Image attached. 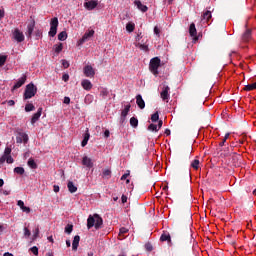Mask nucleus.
Listing matches in <instances>:
<instances>
[{
  "instance_id": "37",
  "label": "nucleus",
  "mask_w": 256,
  "mask_h": 256,
  "mask_svg": "<svg viewBox=\"0 0 256 256\" xmlns=\"http://www.w3.org/2000/svg\"><path fill=\"white\" fill-rule=\"evenodd\" d=\"M126 29H127V31H128L129 33H132L133 30L135 29V25H134L133 23H128V24L126 25Z\"/></svg>"
},
{
  "instance_id": "60",
  "label": "nucleus",
  "mask_w": 256,
  "mask_h": 256,
  "mask_svg": "<svg viewBox=\"0 0 256 256\" xmlns=\"http://www.w3.org/2000/svg\"><path fill=\"white\" fill-rule=\"evenodd\" d=\"M163 126V121L159 120L157 128L160 130Z\"/></svg>"
},
{
  "instance_id": "8",
  "label": "nucleus",
  "mask_w": 256,
  "mask_h": 256,
  "mask_svg": "<svg viewBox=\"0 0 256 256\" xmlns=\"http://www.w3.org/2000/svg\"><path fill=\"white\" fill-rule=\"evenodd\" d=\"M29 140V137L26 133L22 131L17 132L16 142L21 144L22 142L27 143Z\"/></svg>"
},
{
  "instance_id": "44",
  "label": "nucleus",
  "mask_w": 256,
  "mask_h": 256,
  "mask_svg": "<svg viewBox=\"0 0 256 256\" xmlns=\"http://www.w3.org/2000/svg\"><path fill=\"white\" fill-rule=\"evenodd\" d=\"M129 230L125 227L120 228L119 230V236L121 237L122 235L126 234Z\"/></svg>"
},
{
  "instance_id": "4",
  "label": "nucleus",
  "mask_w": 256,
  "mask_h": 256,
  "mask_svg": "<svg viewBox=\"0 0 256 256\" xmlns=\"http://www.w3.org/2000/svg\"><path fill=\"white\" fill-rule=\"evenodd\" d=\"M59 26V20L57 17L52 18L50 21V31H49V36L54 37L57 35V28Z\"/></svg>"
},
{
  "instance_id": "21",
  "label": "nucleus",
  "mask_w": 256,
  "mask_h": 256,
  "mask_svg": "<svg viewBox=\"0 0 256 256\" xmlns=\"http://www.w3.org/2000/svg\"><path fill=\"white\" fill-rule=\"evenodd\" d=\"M67 188L71 194L76 193L78 190V187L74 184L73 181H68Z\"/></svg>"
},
{
  "instance_id": "50",
  "label": "nucleus",
  "mask_w": 256,
  "mask_h": 256,
  "mask_svg": "<svg viewBox=\"0 0 256 256\" xmlns=\"http://www.w3.org/2000/svg\"><path fill=\"white\" fill-rule=\"evenodd\" d=\"M145 248H146V250L149 251V252H151V251L153 250V246H152L151 243H147V244L145 245Z\"/></svg>"
},
{
  "instance_id": "13",
  "label": "nucleus",
  "mask_w": 256,
  "mask_h": 256,
  "mask_svg": "<svg viewBox=\"0 0 256 256\" xmlns=\"http://www.w3.org/2000/svg\"><path fill=\"white\" fill-rule=\"evenodd\" d=\"M82 165L88 169H91L94 167V163H93L92 159L89 158L88 156H84L82 158Z\"/></svg>"
},
{
  "instance_id": "39",
  "label": "nucleus",
  "mask_w": 256,
  "mask_h": 256,
  "mask_svg": "<svg viewBox=\"0 0 256 256\" xmlns=\"http://www.w3.org/2000/svg\"><path fill=\"white\" fill-rule=\"evenodd\" d=\"M6 62H7V56L5 55L0 56V67L5 66Z\"/></svg>"
},
{
  "instance_id": "42",
  "label": "nucleus",
  "mask_w": 256,
  "mask_h": 256,
  "mask_svg": "<svg viewBox=\"0 0 256 256\" xmlns=\"http://www.w3.org/2000/svg\"><path fill=\"white\" fill-rule=\"evenodd\" d=\"M148 130L153 131V132H158L159 131L158 126L155 125V124H150L149 127H148Z\"/></svg>"
},
{
  "instance_id": "30",
  "label": "nucleus",
  "mask_w": 256,
  "mask_h": 256,
  "mask_svg": "<svg viewBox=\"0 0 256 256\" xmlns=\"http://www.w3.org/2000/svg\"><path fill=\"white\" fill-rule=\"evenodd\" d=\"M243 41L247 42L251 39V30L248 29L242 36Z\"/></svg>"
},
{
  "instance_id": "11",
  "label": "nucleus",
  "mask_w": 256,
  "mask_h": 256,
  "mask_svg": "<svg viewBox=\"0 0 256 256\" xmlns=\"http://www.w3.org/2000/svg\"><path fill=\"white\" fill-rule=\"evenodd\" d=\"M170 88L168 85H164V88H162V92H160V98L162 100L166 101L169 99L170 94H169Z\"/></svg>"
},
{
  "instance_id": "45",
  "label": "nucleus",
  "mask_w": 256,
  "mask_h": 256,
  "mask_svg": "<svg viewBox=\"0 0 256 256\" xmlns=\"http://www.w3.org/2000/svg\"><path fill=\"white\" fill-rule=\"evenodd\" d=\"M33 232H34L33 239L35 240L39 237V233H40L39 227H37Z\"/></svg>"
},
{
  "instance_id": "38",
  "label": "nucleus",
  "mask_w": 256,
  "mask_h": 256,
  "mask_svg": "<svg viewBox=\"0 0 256 256\" xmlns=\"http://www.w3.org/2000/svg\"><path fill=\"white\" fill-rule=\"evenodd\" d=\"M138 47L140 50H142L144 52H149V47L146 44H138Z\"/></svg>"
},
{
  "instance_id": "51",
  "label": "nucleus",
  "mask_w": 256,
  "mask_h": 256,
  "mask_svg": "<svg viewBox=\"0 0 256 256\" xmlns=\"http://www.w3.org/2000/svg\"><path fill=\"white\" fill-rule=\"evenodd\" d=\"M70 102H71V99L69 98V96H64L63 103L64 104H70Z\"/></svg>"
},
{
  "instance_id": "9",
  "label": "nucleus",
  "mask_w": 256,
  "mask_h": 256,
  "mask_svg": "<svg viewBox=\"0 0 256 256\" xmlns=\"http://www.w3.org/2000/svg\"><path fill=\"white\" fill-rule=\"evenodd\" d=\"M212 11L210 10H206L205 12H203L202 14V18H201V21L203 23H207L208 25L211 24V19H212Z\"/></svg>"
},
{
  "instance_id": "7",
  "label": "nucleus",
  "mask_w": 256,
  "mask_h": 256,
  "mask_svg": "<svg viewBox=\"0 0 256 256\" xmlns=\"http://www.w3.org/2000/svg\"><path fill=\"white\" fill-rule=\"evenodd\" d=\"M13 39H15V41H17V43H22L25 39L24 34L18 29L16 28L13 33Z\"/></svg>"
},
{
  "instance_id": "23",
  "label": "nucleus",
  "mask_w": 256,
  "mask_h": 256,
  "mask_svg": "<svg viewBox=\"0 0 256 256\" xmlns=\"http://www.w3.org/2000/svg\"><path fill=\"white\" fill-rule=\"evenodd\" d=\"M134 4L137 6L139 10H141L143 13L148 11V7L146 5H143L139 0H136Z\"/></svg>"
},
{
  "instance_id": "48",
  "label": "nucleus",
  "mask_w": 256,
  "mask_h": 256,
  "mask_svg": "<svg viewBox=\"0 0 256 256\" xmlns=\"http://www.w3.org/2000/svg\"><path fill=\"white\" fill-rule=\"evenodd\" d=\"M130 176V171L128 170L127 173L123 174L121 177V181L126 180Z\"/></svg>"
},
{
  "instance_id": "34",
  "label": "nucleus",
  "mask_w": 256,
  "mask_h": 256,
  "mask_svg": "<svg viewBox=\"0 0 256 256\" xmlns=\"http://www.w3.org/2000/svg\"><path fill=\"white\" fill-rule=\"evenodd\" d=\"M102 174H103V178H105V179H110L111 178V171H110V169H104Z\"/></svg>"
},
{
  "instance_id": "59",
  "label": "nucleus",
  "mask_w": 256,
  "mask_h": 256,
  "mask_svg": "<svg viewBox=\"0 0 256 256\" xmlns=\"http://www.w3.org/2000/svg\"><path fill=\"white\" fill-rule=\"evenodd\" d=\"M111 135V132L109 130H105L104 137L108 138Z\"/></svg>"
},
{
  "instance_id": "14",
  "label": "nucleus",
  "mask_w": 256,
  "mask_h": 256,
  "mask_svg": "<svg viewBox=\"0 0 256 256\" xmlns=\"http://www.w3.org/2000/svg\"><path fill=\"white\" fill-rule=\"evenodd\" d=\"M81 86L85 91H90L93 88V84L89 79H83L81 81Z\"/></svg>"
},
{
  "instance_id": "49",
  "label": "nucleus",
  "mask_w": 256,
  "mask_h": 256,
  "mask_svg": "<svg viewBox=\"0 0 256 256\" xmlns=\"http://www.w3.org/2000/svg\"><path fill=\"white\" fill-rule=\"evenodd\" d=\"M69 78H70V76H69V74H67V73H65V74L62 75V80H63L64 82H68V81H69Z\"/></svg>"
},
{
  "instance_id": "61",
  "label": "nucleus",
  "mask_w": 256,
  "mask_h": 256,
  "mask_svg": "<svg viewBox=\"0 0 256 256\" xmlns=\"http://www.w3.org/2000/svg\"><path fill=\"white\" fill-rule=\"evenodd\" d=\"M5 17V10H0V19H3Z\"/></svg>"
},
{
  "instance_id": "52",
  "label": "nucleus",
  "mask_w": 256,
  "mask_h": 256,
  "mask_svg": "<svg viewBox=\"0 0 256 256\" xmlns=\"http://www.w3.org/2000/svg\"><path fill=\"white\" fill-rule=\"evenodd\" d=\"M24 235L26 236V237H29L30 235H31V232H30V230L28 229V228H24Z\"/></svg>"
},
{
  "instance_id": "10",
  "label": "nucleus",
  "mask_w": 256,
  "mask_h": 256,
  "mask_svg": "<svg viewBox=\"0 0 256 256\" xmlns=\"http://www.w3.org/2000/svg\"><path fill=\"white\" fill-rule=\"evenodd\" d=\"M99 5L98 1L91 0L84 3V8L88 11L94 10Z\"/></svg>"
},
{
  "instance_id": "25",
  "label": "nucleus",
  "mask_w": 256,
  "mask_h": 256,
  "mask_svg": "<svg viewBox=\"0 0 256 256\" xmlns=\"http://www.w3.org/2000/svg\"><path fill=\"white\" fill-rule=\"evenodd\" d=\"M243 90L247 92L256 90V81L254 83L245 85Z\"/></svg>"
},
{
  "instance_id": "6",
  "label": "nucleus",
  "mask_w": 256,
  "mask_h": 256,
  "mask_svg": "<svg viewBox=\"0 0 256 256\" xmlns=\"http://www.w3.org/2000/svg\"><path fill=\"white\" fill-rule=\"evenodd\" d=\"M83 73H84L85 77H87V78H94L96 75V71L91 65H86L83 68Z\"/></svg>"
},
{
  "instance_id": "40",
  "label": "nucleus",
  "mask_w": 256,
  "mask_h": 256,
  "mask_svg": "<svg viewBox=\"0 0 256 256\" xmlns=\"http://www.w3.org/2000/svg\"><path fill=\"white\" fill-rule=\"evenodd\" d=\"M61 65L64 69H68L70 67V63L69 61L65 60V59H62L61 60Z\"/></svg>"
},
{
  "instance_id": "41",
  "label": "nucleus",
  "mask_w": 256,
  "mask_h": 256,
  "mask_svg": "<svg viewBox=\"0 0 256 256\" xmlns=\"http://www.w3.org/2000/svg\"><path fill=\"white\" fill-rule=\"evenodd\" d=\"M34 110H35V107H34L33 104H27V105L25 106V111H26V112H31V111H34Z\"/></svg>"
},
{
  "instance_id": "12",
  "label": "nucleus",
  "mask_w": 256,
  "mask_h": 256,
  "mask_svg": "<svg viewBox=\"0 0 256 256\" xmlns=\"http://www.w3.org/2000/svg\"><path fill=\"white\" fill-rule=\"evenodd\" d=\"M26 79H27L26 75H23L22 77H20L19 80L13 85L12 91L22 87L25 84Z\"/></svg>"
},
{
  "instance_id": "63",
  "label": "nucleus",
  "mask_w": 256,
  "mask_h": 256,
  "mask_svg": "<svg viewBox=\"0 0 256 256\" xmlns=\"http://www.w3.org/2000/svg\"><path fill=\"white\" fill-rule=\"evenodd\" d=\"M164 133L169 136V135L171 134V130H170V129H166V130L164 131Z\"/></svg>"
},
{
  "instance_id": "19",
  "label": "nucleus",
  "mask_w": 256,
  "mask_h": 256,
  "mask_svg": "<svg viewBox=\"0 0 256 256\" xmlns=\"http://www.w3.org/2000/svg\"><path fill=\"white\" fill-rule=\"evenodd\" d=\"M136 103L138 105V107L143 110L145 108V102L141 96V94H137L136 95Z\"/></svg>"
},
{
  "instance_id": "62",
  "label": "nucleus",
  "mask_w": 256,
  "mask_h": 256,
  "mask_svg": "<svg viewBox=\"0 0 256 256\" xmlns=\"http://www.w3.org/2000/svg\"><path fill=\"white\" fill-rule=\"evenodd\" d=\"M7 104H8L9 106H14V105H15V102H14L13 100H10V101L7 102Z\"/></svg>"
},
{
  "instance_id": "47",
  "label": "nucleus",
  "mask_w": 256,
  "mask_h": 256,
  "mask_svg": "<svg viewBox=\"0 0 256 256\" xmlns=\"http://www.w3.org/2000/svg\"><path fill=\"white\" fill-rule=\"evenodd\" d=\"M21 210H22L23 212L27 213V214H29V213L31 212V208H29L28 206H23V207L21 208Z\"/></svg>"
},
{
  "instance_id": "53",
  "label": "nucleus",
  "mask_w": 256,
  "mask_h": 256,
  "mask_svg": "<svg viewBox=\"0 0 256 256\" xmlns=\"http://www.w3.org/2000/svg\"><path fill=\"white\" fill-rule=\"evenodd\" d=\"M31 251L33 255H38V248L36 246L32 247Z\"/></svg>"
},
{
  "instance_id": "57",
  "label": "nucleus",
  "mask_w": 256,
  "mask_h": 256,
  "mask_svg": "<svg viewBox=\"0 0 256 256\" xmlns=\"http://www.w3.org/2000/svg\"><path fill=\"white\" fill-rule=\"evenodd\" d=\"M154 33H155V35H158V37H159L160 29L157 26L154 28Z\"/></svg>"
},
{
  "instance_id": "35",
  "label": "nucleus",
  "mask_w": 256,
  "mask_h": 256,
  "mask_svg": "<svg viewBox=\"0 0 256 256\" xmlns=\"http://www.w3.org/2000/svg\"><path fill=\"white\" fill-rule=\"evenodd\" d=\"M14 173L18 175H23L25 173V170L23 167H15L14 168Z\"/></svg>"
},
{
  "instance_id": "36",
  "label": "nucleus",
  "mask_w": 256,
  "mask_h": 256,
  "mask_svg": "<svg viewBox=\"0 0 256 256\" xmlns=\"http://www.w3.org/2000/svg\"><path fill=\"white\" fill-rule=\"evenodd\" d=\"M130 125H131L132 127L136 128V127L138 126V119L135 118V117H132V118L130 119Z\"/></svg>"
},
{
  "instance_id": "18",
  "label": "nucleus",
  "mask_w": 256,
  "mask_h": 256,
  "mask_svg": "<svg viewBox=\"0 0 256 256\" xmlns=\"http://www.w3.org/2000/svg\"><path fill=\"white\" fill-rule=\"evenodd\" d=\"M34 28H35V20L33 19L27 26V32H26V35L27 37H31L32 36V33L34 31Z\"/></svg>"
},
{
  "instance_id": "46",
  "label": "nucleus",
  "mask_w": 256,
  "mask_h": 256,
  "mask_svg": "<svg viewBox=\"0 0 256 256\" xmlns=\"http://www.w3.org/2000/svg\"><path fill=\"white\" fill-rule=\"evenodd\" d=\"M5 161L7 162V164H13L14 159L11 156H6Z\"/></svg>"
},
{
  "instance_id": "1",
  "label": "nucleus",
  "mask_w": 256,
  "mask_h": 256,
  "mask_svg": "<svg viewBox=\"0 0 256 256\" xmlns=\"http://www.w3.org/2000/svg\"><path fill=\"white\" fill-rule=\"evenodd\" d=\"M104 224L103 218L99 214L89 215L87 219V228L95 227L96 230L102 229Z\"/></svg>"
},
{
  "instance_id": "33",
  "label": "nucleus",
  "mask_w": 256,
  "mask_h": 256,
  "mask_svg": "<svg viewBox=\"0 0 256 256\" xmlns=\"http://www.w3.org/2000/svg\"><path fill=\"white\" fill-rule=\"evenodd\" d=\"M100 96L103 98V99H106L107 96H109V90H107V88H102L100 90Z\"/></svg>"
},
{
  "instance_id": "32",
  "label": "nucleus",
  "mask_w": 256,
  "mask_h": 256,
  "mask_svg": "<svg viewBox=\"0 0 256 256\" xmlns=\"http://www.w3.org/2000/svg\"><path fill=\"white\" fill-rule=\"evenodd\" d=\"M74 226L72 224H67L64 228V232L70 235L73 232Z\"/></svg>"
},
{
  "instance_id": "31",
  "label": "nucleus",
  "mask_w": 256,
  "mask_h": 256,
  "mask_svg": "<svg viewBox=\"0 0 256 256\" xmlns=\"http://www.w3.org/2000/svg\"><path fill=\"white\" fill-rule=\"evenodd\" d=\"M68 37V34L66 31H62L60 32V34H58V41H66Z\"/></svg>"
},
{
  "instance_id": "55",
  "label": "nucleus",
  "mask_w": 256,
  "mask_h": 256,
  "mask_svg": "<svg viewBox=\"0 0 256 256\" xmlns=\"http://www.w3.org/2000/svg\"><path fill=\"white\" fill-rule=\"evenodd\" d=\"M127 199H128V197L126 195L123 194L121 196V201H122L123 204L127 202Z\"/></svg>"
},
{
  "instance_id": "58",
  "label": "nucleus",
  "mask_w": 256,
  "mask_h": 256,
  "mask_svg": "<svg viewBox=\"0 0 256 256\" xmlns=\"http://www.w3.org/2000/svg\"><path fill=\"white\" fill-rule=\"evenodd\" d=\"M60 191L59 185H54V193H58Z\"/></svg>"
},
{
  "instance_id": "29",
  "label": "nucleus",
  "mask_w": 256,
  "mask_h": 256,
  "mask_svg": "<svg viewBox=\"0 0 256 256\" xmlns=\"http://www.w3.org/2000/svg\"><path fill=\"white\" fill-rule=\"evenodd\" d=\"M63 51V43H58L54 45V52L60 54Z\"/></svg>"
},
{
  "instance_id": "22",
  "label": "nucleus",
  "mask_w": 256,
  "mask_h": 256,
  "mask_svg": "<svg viewBox=\"0 0 256 256\" xmlns=\"http://www.w3.org/2000/svg\"><path fill=\"white\" fill-rule=\"evenodd\" d=\"M42 111H43V109L39 108L38 112L33 115L32 119H31V124L32 125H34L39 120V118L42 115Z\"/></svg>"
},
{
  "instance_id": "2",
  "label": "nucleus",
  "mask_w": 256,
  "mask_h": 256,
  "mask_svg": "<svg viewBox=\"0 0 256 256\" xmlns=\"http://www.w3.org/2000/svg\"><path fill=\"white\" fill-rule=\"evenodd\" d=\"M161 66V59L159 57H154L150 61L149 70L152 72L154 76H158L159 71L158 69Z\"/></svg>"
},
{
  "instance_id": "43",
  "label": "nucleus",
  "mask_w": 256,
  "mask_h": 256,
  "mask_svg": "<svg viewBox=\"0 0 256 256\" xmlns=\"http://www.w3.org/2000/svg\"><path fill=\"white\" fill-rule=\"evenodd\" d=\"M151 120H152V122H157V121H159V112H156L155 114H153V115L151 116Z\"/></svg>"
},
{
  "instance_id": "54",
  "label": "nucleus",
  "mask_w": 256,
  "mask_h": 256,
  "mask_svg": "<svg viewBox=\"0 0 256 256\" xmlns=\"http://www.w3.org/2000/svg\"><path fill=\"white\" fill-rule=\"evenodd\" d=\"M35 35H36L37 39H39L40 37H42V31L37 30V31L35 32Z\"/></svg>"
},
{
  "instance_id": "24",
  "label": "nucleus",
  "mask_w": 256,
  "mask_h": 256,
  "mask_svg": "<svg viewBox=\"0 0 256 256\" xmlns=\"http://www.w3.org/2000/svg\"><path fill=\"white\" fill-rule=\"evenodd\" d=\"M90 139V133L89 131H87L85 134H84V138L81 142V147H86V145H88V141Z\"/></svg>"
},
{
  "instance_id": "27",
  "label": "nucleus",
  "mask_w": 256,
  "mask_h": 256,
  "mask_svg": "<svg viewBox=\"0 0 256 256\" xmlns=\"http://www.w3.org/2000/svg\"><path fill=\"white\" fill-rule=\"evenodd\" d=\"M131 105L125 106V109L121 112V118L125 119L130 111Z\"/></svg>"
},
{
  "instance_id": "20",
  "label": "nucleus",
  "mask_w": 256,
  "mask_h": 256,
  "mask_svg": "<svg viewBox=\"0 0 256 256\" xmlns=\"http://www.w3.org/2000/svg\"><path fill=\"white\" fill-rule=\"evenodd\" d=\"M80 240H81V238L79 235L74 236L73 241H72V250L76 251L78 249Z\"/></svg>"
},
{
  "instance_id": "15",
  "label": "nucleus",
  "mask_w": 256,
  "mask_h": 256,
  "mask_svg": "<svg viewBox=\"0 0 256 256\" xmlns=\"http://www.w3.org/2000/svg\"><path fill=\"white\" fill-rule=\"evenodd\" d=\"M11 148L6 147L4 150V155L0 157V165L5 164V160H7V157L11 156Z\"/></svg>"
},
{
  "instance_id": "16",
  "label": "nucleus",
  "mask_w": 256,
  "mask_h": 256,
  "mask_svg": "<svg viewBox=\"0 0 256 256\" xmlns=\"http://www.w3.org/2000/svg\"><path fill=\"white\" fill-rule=\"evenodd\" d=\"M189 35H190V37H194V38H195V41L198 40V37H197V29H196L195 23H191V24H190V26H189Z\"/></svg>"
},
{
  "instance_id": "26",
  "label": "nucleus",
  "mask_w": 256,
  "mask_h": 256,
  "mask_svg": "<svg viewBox=\"0 0 256 256\" xmlns=\"http://www.w3.org/2000/svg\"><path fill=\"white\" fill-rule=\"evenodd\" d=\"M190 167L193 168L194 170H199V168H200V160L199 159H194L191 162Z\"/></svg>"
},
{
  "instance_id": "64",
  "label": "nucleus",
  "mask_w": 256,
  "mask_h": 256,
  "mask_svg": "<svg viewBox=\"0 0 256 256\" xmlns=\"http://www.w3.org/2000/svg\"><path fill=\"white\" fill-rule=\"evenodd\" d=\"M4 256H13V254L6 252V253H4Z\"/></svg>"
},
{
  "instance_id": "17",
  "label": "nucleus",
  "mask_w": 256,
  "mask_h": 256,
  "mask_svg": "<svg viewBox=\"0 0 256 256\" xmlns=\"http://www.w3.org/2000/svg\"><path fill=\"white\" fill-rule=\"evenodd\" d=\"M160 241L165 242L168 241V246H172V240H171V235L168 232L162 233V236H160Z\"/></svg>"
},
{
  "instance_id": "5",
  "label": "nucleus",
  "mask_w": 256,
  "mask_h": 256,
  "mask_svg": "<svg viewBox=\"0 0 256 256\" xmlns=\"http://www.w3.org/2000/svg\"><path fill=\"white\" fill-rule=\"evenodd\" d=\"M94 35H95L94 30H89L88 32H85L82 38L78 40V45L79 46L84 45L85 43H87V41H90V38L94 37Z\"/></svg>"
},
{
  "instance_id": "56",
  "label": "nucleus",
  "mask_w": 256,
  "mask_h": 256,
  "mask_svg": "<svg viewBox=\"0 0 256 256\" xmlns=\"http://www.w3.org/2000/svg\"><path fill=\"white\" fill-rule=\"evenodd\" d=\"M17 205H18L21 209H22L23 207H25L23 200H18Z\"/></svg>"
},
{
  "instance_id": "28",
  "label": "nucleus",
  "mask_w": 256,
  "mask_h": 256,
  "mask_svg": "<svg viewBox=\"0 0 256 256\" xmlns=\"http://www.w3.org/2000/svg\"><path fill=\"white\" fill-rule=\"evenodd\" d=\"M28 166L33 169V170H36L38 168V165L37 163L34 161L33 158H29L28 160Z\"/></svg>"
},
{
  "instance_id": "3",
  "label": "nucleus",
  "mask_w": 256,
  "mask_h": 256,
  "mask_svg": "<svg viewBox=\"0 0 256 256\" xmlns=\"http://www.w3.org/2000/svg\"><path fill=\"white\" fill-rule=\"evenodd\" d=\"M37 87L34 85L33 82L29 83L26 85V89L24 92V100H28L31 99L32 97H34L37 93Z\"/></svg>"
}]
</instances>
